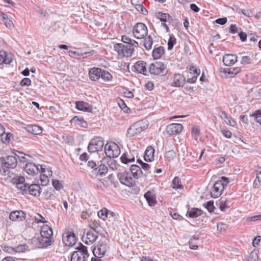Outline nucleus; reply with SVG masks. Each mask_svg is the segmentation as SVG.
<instances>
[{
	"instance_id": "f257e3e1",
	"label": "nucleus",
	"mask_w": 261,
	"mask_h": 261,
	"mask_svg": "<svg viewBox=\"0 0 261 261\" xmlns=\"http://www.w3.org/2000/svg\"><path fill=\"white\" fill-rule=\"evenodd\" d=\"M136 46L130 45H124L122 43H117L114 45V49L117 52L120 58L123 57H130L132 56Z\"/></svg>"
},
{
	"instance_id": "f03ea898",
	"label": "nucleus",
	"mask_w": 261,
	"mask_h": 261,
	"mask_svg": "<svg viewBox=\"0 0 261 261\" xmlns=\"http://www.w3.org/2000/svg\"><path fill=\"white\" fill-rule=\"evenodd\" d=\"M148 126L146 121L141 120L132 124L127 129V137H133L140 134L143 130L147 128Z\"/></svg>"
},
{
	"instance_id": "7ed1b4c3",
	"label": "nucleus",
	"mask_w": 261,
	"mask_h": 261,
	"mask_svg": "<svg viewBox=\"0 0 261 261\" xmlns=\"http://www.w3.org/2000/svg\"><path fill=\"white\" fill-rule=\"evenodd\" d=\"M106 155L110 158H117L120 153V149L117 144L114 142L107 143L105 147Z\"/></svg>"
},
{
	"instance_id": "20e7f679",
	"label": "nucleus",
	"mask_w": 261,
	"mask_h": 261,
	"mask_svg": "<svg viewBox=\"0 0 261 261\" xmlns=\"http://www.w3.org/2000/svg\"><path fill=\"white\" fill-rule=\"evenodd\" d=\"M149 71L153 75H165L167 73L166 66L161 62H155L151 63L149 67Z\"/></svg>"
},
{
	"instance_id": "39448f33",
	"label": "nucleus",
	"mask_w": 261,
	"mask_h": 261,
	"mask_svg": "<svg viewBox=\"0 0 261 261\" xmlns=\"http://www.w3.org/2000/svg\"><path fill=\"white\" fill-rule=\"evenodd\" d=\"M117 176L120 182L124 185L133 187L135 184L134 178L128 171H124L118 173Z\"/></svg>"
},
{
	"instance_id": "423d86ee",
	"label": "nucleus",
	"mask_w": 261,
	"mask_h": 261,
	"mask_svg": "<svg viewBox=\"0 0 261 261\" xmlns=\"http://www.w3.org/2000/svg\"><path fill=\"white\" fill-rule=\"evenodd\" d=\"M133 35L137 39L144 38L147 35L148 30L146 26L143 23H137L133 28Z\"/></svg>"
},
{
	"instance_id": "0eeeda50",
	"label": "nucleus",
	"mask_w": 261,
	"mask_h": 261,
	"mask_svg": "<svg viewBox=\"0 0 261 261\" xmlns=\"http://www.w3.org/2000/svg\"><path fill=\"white\" fill-rule=\"evenodd\" d=\"M104 143L100 137L95 138L91 140L88 146V149L90 152H95L102 149Z\"/></svg>"
},
{
	"instance_id": "6e6552de",
	"label": "nucleus",
	"mask_w": 261,
	"mask_h": 261,
	"mask_svg": "<svg viewBox=\"0 0 261 261\" xmlns=\"http://www.w3.org/2000/svg\"><path fill=\"white\" fill-rule=\"evenodd\" d=\"M4 168H14L17 164V159L15 156L9 155L1 159Z\"/></svg>"
},
{
	"instance_id": "1a4fd4ad",
	"label": "nucleus",
	"mask_w": 261,
	"mask_h": 261,
	"mask_svg": "<svg viewBox=\"0 0 261 261\" xmlns=\"http://www.w3.org/2000/svg\"><path fill=\"white\" fill-rule=\"evenodd\" d=\"M24 170L30 175L35 176L37 175L40 171V165H36L33 163H28L23 167Z\"/></svg>"
},
{
	"instance_id": "9d476101",
	"label": "nucleus",
	"mask_w": 261,
	"mask_h": 261,
	"mask_svg": "<svg viewBox=\"0 0 261 261\" xmlns=\"http://www.w3.org/2000/svg\"><path fill=\"white\" fill-rule=\"evenodd\" d=\"M26 188L23 190V192L25 193L28 192L34 196H39L41 193V188L38 184H27Z\"/></svg>"
},
{
	"instance_id": "9b49d317",
	"label": "nucleus",
	"mask_w": 261,
	"mask_h": 261,
	"mask_svg": "<svg viewBox=\"0 0 261 261\" xmlns=\"http://www.w3.org/2000/svg\"><path fill=\"white\" fill-rule=\"evenodd\" d=\"M183 126L179 123H172L166 127V132L169 135H176L179 134L182 130Z\"/></svg>"
},
{
	"instance_id": "f8f14e48",
	"label": "nucleus",
	"mask_w": 261,
	"mask_h": 261,
	"mask_svg": "<svg viewBox=\"0 0 261 261\" xmlns=\"http://www.w3.org/2000/svg\"><path fill=\"white\" fill-rule=\"evenodd\" d=\"M108 246L105 242H101L93 250L94 255L103 256L108 250Z\"/></svg>"
},
{
	"instance_id": "ddd939ff",
	"label": "nucleus",
	"mask_w": 261,
	"mask_h": 261,
	"mask_svg": "<svg viewBox=\"0 0 261 261\" xmlns=\"http://www.w3.org/2000/svg\"><path fill=\"white\" fill-rule=\"evenodd\" d=\"M224 189L223 183L220 181H217L213 186V189L211 192L212 196L213 198H218L221 195Z\"/></svg>"
},
{
	"instance_id": "4468645a",
	"label": "nucleus",
	"mask_w": 261,
	"mask_h": 261,
	"mask_svg": "<svg viewBox=\"0 0 261 261\" xmlns=\"http://www.w3.org/2000/svg\"><path fill=\"white\" fill-rule=\"evenodd\" d=\"M12 182L16 185V187L21 190V191H23L26 188V186L27 184L25 183V178L23 176H15L12 178Z\"/></svg>"
},
{
	"instance_id": "2eb2a0df",
	"label": "nucleus",
	"mask_w": 261,
	"mask_h": 261,
	"mask_svg": "<svg viewBox=\"0 0 261 261\" xmlns=\"http://www.w3.org/2000/svg\"><path fill=\"white\" fill-rule=\"evenodd\" d=\"M25 214L22 211H15L12 212L10 215L9 218L13 221H22L25 219Z\"/></svg>"
},
{
	"instance_id": "dca6fc26",
	"label": "nucleus",
	"mask_w": 261,
	"mask_h": 261,
	"mask_svg": "<svg viewBox=\"0 0 261 261\" xmlns=\"http://www.w3.org/2000/svg\"><path fill=\"white\" fill-rule=\"evenodd\" d=\"M238 57L236 55L226 54L223 58V62L225 66H230L237 62Z\"/></svg>"
},
{
	"instance_id": "f3484780",
	"label": "nucleus",
	"mask_w": 261,
	"mask_h": 261,
	"mask_svg": "<svg viewBox=\"0 0 261 261\" xmlns=\"http://www.w3.org/2000/svg\"><path fill=\"white\" fill-rule=\"evenodd\" d=\"M101 69L100 68L93 67L89 71V79L92 81H97L100 77Z\"/></svg>"
},
{
	"instance_id": "a211bd4d",
	"label": "nucleus",
	"mask_w": 261,
	"mask_h": 261,
	"mask_svg": "<svg viewBox=\"0 0 261 261\" xmlns=\"http://www.w3.org/2000/svg\"><path fill=\"white\" fill-rule=\"evenodd\" d=\"M186 82V79L183 75L180 74H175L173 77L172 86L176 87H182Z\"/></svg>"
},
{
	"instance_id": "6ab92c4d",
	"label": "nucleus",
	"mask_w": 261,
	"mask_h": 261,
	"mask_svg": "<svg viewBox=\"0 0 261 261\" xmlns=\"http://www.w3.org/2000/svg\"><path fill=\"white\" fill-rule=\"evenodd\" d=\"M146 62L143 61H138L134 65L135 70L138 73L146 75Z\"/></svg>"
},
{
	"instance_id": "aec40b11",
	"label": "nucleus",
	"mask_w": 261,
	"mask_h": 261,
	"mask_svg": "<svg viewBox=\"0 0 261 261\" xmlns=\"http://www.w3.org/2000/svg\"><path fill=\"white\" fill-rule=\"evenodd\" d=\"M63 241L66 246H72L76 242L75 237L73 233H67L66 236H63Z\"/></svg>"
},
{
	"instance_id": "412c9836",
	"label": "nucleus",
	"mask_w": 261,
	"mask_h": 261,
	"mask_svg": "<svg viewBox=\"0 0 261 261\" xmlns=\"http://www.w3.org/2000/svg\"><path fill=\"white\" fill-rule=\"evenodd\" d=\"M38 248H46L51 245L54 242L53 238H47L41 237L40 238L38 239Z\"/></svg>"
},
{
	"instance_id": "4be33fe9",
	"label": "nucleus",
	"mask_w": 261,
	"mask_h": 261,
	"mask_svg": "<svg viewBox=\"0 0 261 261\" xmlns=\"http://www.w3.org/2000/svg\"><path fill=\"white\" fill-rule=\"evenodd\" d=\"M130 171L129 172L132 174V176H133L134 178L138 179L143 175L141 168L136 165H132L130 166Z\"/></svg>"
},
{
	"instance_id": "5701e85b",
	"label": "nucleus",
	"mask_w": 261,
	"mask_h": 261,
	"mask_svg": "<svg viewBox=\"0 0 261 261\" xmlns=\"http://www.w3.org/2000/svg\"><path fill=\"white\" fill-rule=\"evenodd\" d=\"M76 108L84 112H91L92 110V107L89 103L83 101H76Z\"/></svg>"
},
{
	"instance_id": "b1692460",
	"label": "nucleus",
	"mask_w": 261,
	"mask_h": 261,
	"mask_svg": "<svg viewBox=\"0 0 261 261\" xmlns=\"http://www.w3.org/2000/svg\"><path fill=\"white\" fill-rule=\"evenodd\" d=\"M41 237L45 238H53L52 229L47 225H44L41 227L40 230Z\"/></svg>"
},
{
	"instance_id": "393cba45",
	"label": "nucleus",
	"mask_w": 261,
	"mask_h": 261,
	"mask_svg": "<svg viewBox=\"0 0 261 261\" xmlns=\"http://www.w3.org/2000/svg\"><path fill=\"white\" fill-rule=\"evenodd\" d=\"M144 197L149 206H154L156 203L155 195L152 192L148 191L144 194Z\"/></svg>"
},
{
	"instance_id": "a878e982",
	"label": "nucleus",
	"mask_w": 261,
	"mask_h": 261,
	"mask_svg": "<svg viewBox=\"0 0 261 261\" xmlns=\"http://www.w3.org/2000/svg\"><path fill=\"white\" fill-rule=\"evenodd\" d=\"M154 148L151 146H148L144 153V159L145 161L151 162L154 159Z\"/></svg>"
},
{
	"instance_id": "bb28decb",
	"label": "nucleus",
	"mask_w": 261,
	"mask_h": 261,
	"mask_svg": "<svg viewBox=\"0 0 261 261\" xmlns=\"http://www.w3.org/2000/svg\"><path fill=\"white\" fill-rule=\"evenodd\" d=\"M191 74H193L194 75L192 77H189L187 79V82L189 83H194L197 79L198 75L200 74V71L194 66H191L189 68Z\"/></svg>"
},
{
	"instance_id": "cd10ccee",
	"label": "nucleus",
	"mask_w": 261,
	"mask_h": 261,
	"mask_svg": "<svg viewBox=\"0 0 261 261\" xmlns=\"http://www.w3.org/2000/svg\"><path fill=\"white\" fill-rule=\"evenodd\" d=\"M71 122L75 125H77L83 127H87V126L86 121H85L83 118L81 117L75 116L71 119Z\"/></svg>"
},
{
	"instance_id": "c85d7f7f",
	"label": "nucleus",
	"mask_w": 261,
	"mask_h": 261,
	"mask_svg": "<svg viewBox=\"0 0 261 261\" xmlns=\"http://www.w3.org/2000/svg\"><path fill=\"white\" fill-rule=\"evenodd\" d=\"M121 40L124 43H126V45H130L132 46H136V47H137L139 46L138 42H137L136 40L131 39L129 36L127 35H123L121 37Z\"/></svg>"
},
{
	"instance_id": "c756f323",
	"label": "nucleus",
	"mask_w": 261,
	"mask_h": 261,
	"mask_svg": "<svg viewBox=\"0 0 261 261\" xmlns=\"http://www.w3.org/2000/svg\"><path fill=\"white\" fill-rule=\"evenodd\" d=\"M27 131L34 135H39L42 133V129L41 127L37 125H31L28 126Z\"/></svg>"
},
{
	"instance_id": "7c9ffc66",
	"label": "nucleus",
	"mask_w": 261,
	"mask_h": 261,
	"mask_svg": "<svg viewBox=\"0 0 261 261\" xmlns=\"http://www.w3.org/2000/svg\"><path fill=\"white\" fill-rule=\"evenodd\" d=\"M77 252L79 254H81L83 256H85V257L88 258L89 256V253L87 250V247L84 246L82 243H80L79 245L76 247Z\"/></svg>"
},
{
	"instance_id": "2f4dec72",
	"label": "nucleus",
	"mask_w": 261,
	"mask_h": 261,
	"mask_svg": "<svg viewBox=\"0 0 261 261\" xmlns=\"http://www.w3.org/2000/svg\"><path fill=\"white\" fill-rule=\"evenodd\" d=\"M164 53V49L163 47L159 46L157 48H154L152 51V56L154 59H158L161 57V56Z\"/></svg>"
},
{
	"instance_id": "473e14b6",
	"label": "nucleus",
	"mask_w": 261,
	"mask_h": 261,
	"mask_svg": "<svg viewBox=\"0 0 261 261\" xmlns=\"http://www.w3.org/2000/svg\"><path fill=\"white\" fill-rule=\"evenodd\" d=\"M87 240L85 243L88 244V242L90 243H94L97 238V235L92 231H88L86 233Z\"/></svg>"
},
{
	"instance_id": "72a5a7b5",
	"label": "nucleus",
	"mask_w": 261,
	"mask_h": 261,
	"mask_svg": "<svg viewBox=\"0 0 261 261\" xmlns=\"http://www.w3.org/2000/svg\"><path fill=\"white\" fill-rule=\"evenodd\" d=\"M2 15V20L3 21L5 25L9 28L12 29L14 27V24L13 22L8 18L7 15L3 13H1Z\"/></svg>"
},
{
	"instance_id": "f704fd0d",
	"label": "nucleus",
	"mask_w": 261,
	"mask_h": 261,
	"mask_svg": "<svg viewBox=\"0 0 261 261\" xmlns=\"http://www.w3.org/2000/svg\"><path fill=\"white\" fill-rule=\"evenodd\" d=\"M152 38L150 35L147 36L144 38L143 45L146 50H150L152 45Z\"/></svg>"
},
{
	"instance_id": "c9c22d12",
	"label": "nucleus",
	"mask_w": 261,
	"mask_h": 261,
	"mask_svg": "<svg viewBox=\"0 0 261 261\" xmlns=\"http://www.w3.org/2000/svg\"><path fill=\"white\" fill-rule=\"evenodd\" d=\"M100 77L105 82H110L112 80L113 76L108 71L101 69Z\"/></svg>"
},
{
	"instance_id": "e433bc0d",
	"label": "nucleus",
	"mask_w": 261,
	"mask_h": 261,
	"mask_svg": "<svg viewBox=\"0 0 261 261\" xmlns=\"http://www.w3.org/2000/svg\"><path fill=\"white\" fill-rule=\"evenodd\" d=\"M189 216L191 218H196L202 214V211L198 208H193L188 212Z\"/></svg>"
},
{
	"instance_id": "4c0bfd02",
	"label": "nucleus",
	"mask_w": 261,
	"mask_h": 261,
	"mask_svg": "<svg viewBox=\"0 0 261 261\" xmlns=\"http://www.w3.org/2000/svg\"><path fill=\"white\" fill-rule=\"evenodd\" d=\"M86 258L85 256H83L81 254L74 251L72 254L71 261H85Z\"/></svg>"
},
{
	"instance_id": "58836bf2",
	"label": "nucleus",
	"mask_w": 261,
	"mask_h": 261,
	"mask_svg": "<svg viewBox=\"0 0 261 261\" xmlns=\"http://www.w3.org/2000/svg\"><path fill=\"white\" fill-rule=\"evenodd\" d=\"M89 226L91 229L94 230L97 233L100 232L102 229V228L100 226L99 224L95 220L90 222L89 224Z\"/></svg>"
},
{
	"instance_id": "ea45409f",
	"label": "nucleus",
	"mask_w": 261,
	"mask_h": 261,
	"mask_svg": "<svg viewBox=\"0 0 261 261\" xmlns=\"http://www.w3.org/2000/svg\"><path fill=\"white\" fill-rule=\"evenodd\" d=\"M11 59L8 58L6 52L0 51V65L3 63L10 64Z\"/></svg>"
},
{
	"instance_id": "a19ab883",
	"label": "nucleus",
	"mask_w": 261,
	"mask_h": 261,
	"mask_svg": "<svg viewBox=\"0 0 261 261\" xmlns=\"http://www.w3.org/2000/svg\"><path fill=\"white\" fill-rule=\"evenodd\" d=\"M39 173L42 175L45 174L48 177L51 176L53 174V172L49 167H43L42 165H40Z\"/></svg>"
},
{
	"instance_id": "79ce46f5",
	"label": "nucleus",
	"mask_w": 261,
	"mask_h": 261,
	"mask_svg": "<svg viewBox=\"0 0 261 261\" xmlns=\"http://www.w3.org/2000/svg\"><path fill=\"white\" fill-rule=\"evenodd\" d=\"M172 186L174 189H181L183 188V186L181 183V180L178 177H175L173 179Z\"/></svg>"
},
{
	"instance_id": "37998d69",
	"label": "nucleus",
	"mask_w": 261,
	"mask_h": 261,
	"mask_svg": "<svg viewBox=\"0 0 261 261\" xmlns=\"http://www.w3.org/2000/svg\"><path fill=\"white\" fill-rule=\"evenodd\" d=\"M229 204L230 202L229 201L224 200L221 198L219 201L220 209L221 211L224 212L226 208H227L229 207Z\"/></svg>"
},
{
	"instance_id": "c03bdc74",
	"label": "nucleus",
	"mask_w": 261,
	"mask_h": 261,
	"mask_svg": "<svg viewBox=\"0 0 261 261\" xmlns=\"http://www.w3.org/2000/svg\"><path fill=\"white\" fill-rule=\"evenodd\" d=\"M156 17L159 18L161 21L166 22L170 18V15L166 13L158 12L156 14Z\"/></svg>"
},
{
	"instance_id": "a18cd8bd",
	"label": "nucleus",
	"mask_w": 261,
	"mask_h": 261,
	"mask_svg": "<svg viewBox=\"0 0 261 261\" xmlns=\"http://www.w3.org/2000/svg\"><path fill=\"white\" fill-rule=\"evenodd\" d=\"M108 165L109 168L113 170H116L119 166L117 162L114 159V158H110L109 161H108Z\"/></svg>"
},
{
	"instance_id": "49530a36",
	"label": "nucleus",
	"mask_w": 261,
	"mask_h": 261,
	"mask_svg": "<svg viewBox=\"0 0 261 261\" xmlns=\"http://www.w3.org/2000/svg\"><path fill=\"white\" fill-rule=\"evenodd\" d=\"M97 168L98 170L97 174L101 176L105 175L108 172V167L105 165L100 164Z\"/></svg>"
},
{
	"instance_id": "de8ad7c7",
	"label": "nucleus",
	"mask_w": 261,
	"mask_h": 261,
	"mask_svg": "<svg viewBox=\"0 0 261 261\" xmlns=\"http://www.w3.org/2000/svg\"><path fill=\"white\" fill-rule=\"evenodd\" d=\"M249 117H254V120L261 125V112L260 111H256L254 113L250 114Z\"/></svg>"
},
{
	"instance_id": "09e8293b",
	"label": "nucleus",
	"mask_w": 261,
	"mask_h": 261,
	"mask_svg": "<svg viewBox=\"0 0 261 261\" xmlns=\"http://www.w3.org/2000/svg\"><path fill=\"white\" fill-rule=\"evenodd\" d=\"M69 55L71 57H74V55H77L78 56H83L84 55L86 54V53L82 52V50L77 48L76 50H69L68 51Z\"/></svg>"
},
{
	"instance_id": "8fccbe9b",
	"label": "nucleus",
	"mask_w": 261,
	"mask_h": 261,
	"mask_svg": "<svg viewBox=\"0 0 261 261\" xmlns=\"http://www.w3.org/2000/svg\"><path fill=\"white\" fill-rule=\"evenodd\" d=\"M226 73H228L229 74H237L241 71V68L240 67H234L226 69L225 70Z\"/></svg>"
},
{
	"instance_id": "3c124183",
	"label": "nucleus",
	"mask_w": 261,
	"mask_h": 261,
	"mask_svg": "<svg viewBox=\"0 0 261 261\" xmlns=\"http://www.w3.org/2000/svg\"><path fill=\"white\" fill-rule=\"evenodd\" d=\"M240 63L242 65L250 64L252 63V59L249 56H244L241 57Z\"/></svg>"
},
{
	"instance_id": "603ef678",
	"label": "nucleus",
	"mask_w": 261,
	"mask_h": 261,
	"mask_svg": "<svg viewBox=\"0 0 261 261\" xmlns=\"http://www.w3.org/2000/svg\"><path fill=\"white\" fill-rule=\"evenodd\" d=\"M165 156L169 161L172 160L176 156V153L173 150H170L166 152Z\"/></svg>"
},
{
	"instance_id": "864d4df0",
	"label": "nucleus",
	"mask_w": 261,
	"mask_h": 261,
	"mask_svg": "<svg viewBox=\"0 0 261 261\" xmlns=\"http://www.w3.org/2000/svg\"><path fill=\"white\" fill-rule=\"evenodd\" d=\"M203 206L210 213L214 212L215 207L214 206V202L209 201L203 204Z\"/></svg>"
},
{
	"instance_id": "5fc2aeb1",
	"label": "nucleus",
	"mask_w": 261,
	"mask_h": 261,
	"mask_svg": "<svg viewBox=\"0 0 261 261\" xmlns=\"http://www.w3.org/2000/svg\"><path fill=\"white\" fill-rule=\"evenodd\" d=\"M136 9L141 13L146 15L147 14V10L144 8L143 5L140 3L135 5Z\"/></svg>"
},
{
	"instance_id": "6e6d98bb",
	"label": "nucleus",
	"mask_w": 261,
	"mask_h": 261,
	"mask_svg": "<svg viewBox=\"0 0 261 261\" xmlns=\"http://www.w3.org/2000/svg\"><path fill=\"white\" fill-rule=\"evenodd\" d=\"M121 161L122 163L124 164H127L128 163L133 162L135 161V158H132L131 159H129L126 156V155L125 153H123L121 158H120Z\"/></svg>"
},
{
	"instance_id": "4d7b16f0",
	"label": "nucleus",
	"mask_w": 261,
	"mask_h": 261,
	"mask_svg": "<svg viewBox=\"0 0 261 261\" xmlns=\"http://www.w3.org/2000/svg\"><path fill=\"white\" fill-rule=\"evenodd\" d=\"M28 247L26 245H20L14 248L15 253L17 252H23L28 249Z\"/></svg>"
},
{
	"instance_id": "13d9d810",
	"label": "nucleus",
	"mask_w": 261,
	"mask_h": 261,
	"mask_svg": "<svg viewBox=\"0 0 261 261\" xmlns=\"http://www.w3.org/2000/svg\"><path fill=\"white\" fill-rule=\"evenodd\" d=\"M107 211L108 210L107 208H103L100 210L98 212V216L99 218L105 220L107 218Z\"/></svg>"
},
{
	"instance_id": "bf43d9fd",
	"label": "nucleus",
	"mask_w": 261,
	"mask_h": 261,
	"mask_svg": "<svg viewBox=\"0 0 261 261\" xmlns=\"http://www.w3.org/2000/svg\"><path fill=\"white\" fill-rule=\"evenodd\" d=\"M176 43V39L173 36H170L168 42V49L171 50L172 49L174 45Z\"/></svg>"
},
{
	"instance_id": "052dcab7",
	"label": "nucleus",
	"mask_w": 261,
	"mask_h": 261,
	"mask_svg": "<svg viewBox=\"0 0 261 261\" xmlns=\"http://www.w3.org/2000/svg\"><path fill=\"white\" fill-rule=\"evenodd\" d=\"M49 177H48L47 176L45 175V174H41L40 175V181H41V184L42 185V186H46L48 184V183L49 182V178H48Z\"/></svg>"
},
{
	"instance_id": "680f3d73",
	"label": "nucleus",
	"mask_w": 261,
	"mask_h": 261,
	"mask_svg": "<svg viewBox=\"0 0 261 261\" xmlns=\"http://www.w3.org/2000/svg\"><path fill=\"white\" fill-rule=\"evenodd\" d=\"M53 186L57 190H59L63 188L62 185L58 180H53Z\"/></svg>"
},
{
	"instance_id": "e2e57ef3",
	"label": "nucleus",
	"mask_w": 261,
	"mask_h": 261,
	"mask_svg": "<svg viewBox=\"0 0 261 261\" xmlns=\"http://www.w3.org/2000/svg\"><path fill=\"white\" fill-rule=\"evenodd\" d=\"M3 250L7 253L10 254H14L15 253V249L14 248L8 246H4L3 247Z\"/></svg>"
},
{
	"instance_id": "0e129e2a",
	"label": "nucleus",
	"mask_w": 261,
	"mask_h": 261,
	"mask_svg": "<svg viewBox=\"0 0 261 261\" xmlns=\"http://www.w3.org/2000/svg\"><path fill=\"white\" fill-rule=\"evenodd\" d=\"M257 181L259 183L261 182V169L259 171H257L256 179L254 181V185L255 186H258V184Z\"/></svg>"
},
{
	"instance_id": "69168bd1",
	"label": "nucleus",
	"mask_w": 261,
	"mask_h": 261,
	"mask_svg": "<svg viewBox=\"0 0 261 261\" xmlns=\"http://www.w3.org/2000/svg\"><path fill=\"white\" fill-rule=\"evenodd\" d=\"M20 85L21 86H29L31 84V81L29 78H23L20 82Z\"/></svg>"
},
{
	"instance_id": "338daca9",
	"label": "nucleus",
	"mask_w": 261,
	"mask_h": 261,
	"mask_svg": "<svg viewBox=\"0 0 261 261\" xmlns=\"http://www.w3.org/2000/svg\"><path fill=\"white\" fill-rule=\"evenodd\" d=\"M218 114L219 116L221 117V118L223 119L224 121H225L227 119H229V117L226 113V112L223 111H219Z\"/></svg>"
},
{
	"instance_id": "774afa93",
	"label": "nucleus",
	"mask_w": 261,
	"mask_h": 261,
	"mask_svg": "<svg viewBox=\"0 0 261 261\" xmlns=\"http://www.w3.org/2000/svg\"><path fill=\"white\" fill-rule=\"evenodd\" d=\"M227 18L226 17L220 18L215 20V22L217 24H219L220 25H223L225 24L227 22Z\"/></svg>"
}]
</instances>
